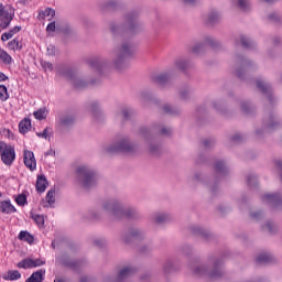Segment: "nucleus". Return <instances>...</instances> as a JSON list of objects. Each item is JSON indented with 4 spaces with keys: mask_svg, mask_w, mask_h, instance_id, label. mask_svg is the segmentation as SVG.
Wrapping results in <instances>:
<instances>
[{
    "mask_svg": "<svg viewBox=\"0 0 282 282\" xmlns=\"http://www.w3.org/2000/svg\"><path fill=\"white\" fill-rule=\"evenodd\" d=\"M31 218H33V221H35L36 226H44L45 225V217H43V215H34L31 214Z\"/></svg>",
    "mask_w": 282,
    "mask_h": 282,
    "instance_id": "bb28decb",
    "label": "nucleus"
},
{
    "mask_svg": "<svg viewBox=\"0 0 282 282\" xmlns=\"http://www.w3.org/2000/svg\"><path fill=\"white\" fill-rule=\"evenodd\" d=\"M46 32H56V22H51L46 26Z\"/></svg>",
    "mask_w": 282,
    "mask_h": 282,
    "instance_id": "c03bdc74",
    "label": "nucleus"
},
{
    "mask_svg": "<svg viewBox=\"0 0 282 282\" xmlns=\"http://www.w3.org/2000/svg\"><path fill=\"white\" fill-rule=\"evenodd\" d=\"M129 116H131V112H129V110H123L124 120H129Z\"/></svg>",
    "mask_w": 282,
    "mask_h": 282,
    "instance_id": "052dcab7",
    "label": "nucleus"
},
{
    "mask_svg": "<svg viewBox=\"0 0 282 282\" xmlns=\"http://www.w3.org/2000/svg\"><path fill=\"white\" fill-rule=\"evenodd\" d=\"M215 141L210 140V139H206L203 144L206 149H208V147H210V144H214Z\"/></svg>",
    "mask_w": 282,
    "mask_h": 282,
    "instance_id": "864d4df0",
    "label": "nucleus"
},
{
    "mask_svg": "<svg viewBox=\"0 0 282 282\" xmlns=\"http://www.w3.org/2000/svg\"><path fill=\"white\" fill-rule=\"evenodd\" d=\"M72 127V113L70 112H65L61 115L59 121L56 126V130L58 133L64 135V133H69V129Z\"/></svg>",
    "mask_w": 282,
    "mask_h": 282,
    "instance_id": "0eeeda50",
    "label": "nucleus"
},
{
    "mask_svg": "<svg viewBox=\"0 0 282 282\" xmlns=\"http://www.w3.org/2000/svg\"><path fill=\"white\" fill-rule=\"evenodd\" d=\"M175 66L177 69H181V72H184L185 69H188V62L186 59H178L175 63Z\"/></svg>",
    "mask_w": 282,
    "mask_h": 282,
    "instance_id": "c756f323",
    "label": "nucleus"
},
{
    "mask_svg": "<svg viewBox=\"0 0 282 282\" xmlns=\"http://www.w3.org/2000/svg\"><path fill=\"white\" fill-rule=\"evenodd\" d=\"M269 19H270L271 21H276V20L279 19V15L275 14V13H273V14L269 15Z\"/></svg>",
    "mask_w": 282,
    "mask_h": 282,
    "instance_id": "0e129e2a",
    "label": "nucleus"
},
{
    "mask_svg": "<svg viewBox=\"0 0 282 282\" xmlns=\"http://www.w3.org/2000/svg\"><path fill=\"white\" fill-rule=\"evenodd\" d=\"M240 41L243 47H251L252 45V42H250V40H248L246 36H241Z\"/></svg>",
    "mask_w": 282,
    "mask_h": 282,
    "instance_id": "79ce46f5",
    "label": "nucleus"
},
{
    "mask_svg": "<svg viewBox=\"0 0 282 282\" xmlns=\"http://www.w3.org/2000/svg\"><path fill=\"white\" fill-rule=\"evenodd\" d=\"M20 278L21 272H19V270H10L3 275L4 281H18Z\"/></svg>",
    "mask_w": 282,
    "mask_h": 282,
    "instance_id": "6ab92c4d",
    "label": "nucleus"
},
{
    "mask_svg": "<svg viewBox=\"0 0 282 282\" xmlns=\"http://www.w3.org/2000/svg\"><path fill=\"white\" fill-rule=\"evenodd\" d=\"M210 279H219L221 276V271L215 270L212 273H209Z\"/></svg>",
    "mask_w": 282,
    "mask_h": 282,
    "instance_id": "a18cd8bd",
    "label": "nucleus"
},
{
    "mask_svg": "<svg viewBox=\"0 0 282 282\" xmlns=\"http://www.w3.org/2000/svg\"><path fill=\"white\" fill-rule=\"evenodd\" d=\"M10 39H12V34L10 33V31L7 33H3L1 36L2 41H10Z\"/></svg>",
    "mask_w": 282,
    "mask_h": 282,
    "instance_id": "8fccbe9b",
    "label": "nucleus"
},
{
    "mask_svg": "<svg viewBox=\"0 0 282 282\" xmlns=\"http://www.w3.org/2000/svg\"><path fill=\"white\" fill-rule=\"evenodd\" d=\"M54 282H67V279L57 278L54 280Z\"/></svg>",
    "mask_w": 282,
    "mask_h": 282,
    "instance_id": "774afa93",
    "label": "nucleus"
},
{
    "mask_svg": "<svg viewBox=\"0 0 282 282\" xmlns=\"http://www.w3.org/2000/svg\"><path fill=\"white\" fill-rule=\"evenodd\" d=\"M23 160L26 169H30V171H36V158H34V152L24 150Z\"/></svg>",
    "mask_w": 282,
    "mask_h": 282,
    "instance_id": "9b49d317",
    "label": "nucleus"
},
{
    "mask_svg": "<svg viewBox=\"0 0 282 282\" xmlns=\"http://www.w3.org/2000/svg\"><path fill=\"white\" fill-rule=\"evenodd\" d=\"M18 32H21V26H14L13 29L9 30V34H11V36H14V34H18Z\"/></svg>",
    "mask_w": 282,
    "mask_h": 282,
    "instance_id": "de8ad7c7",
    "label": "nucleus"
},
{
    "mask_svg": "<svg viewBox=\"0 0 282 282\" xmlns=\"http://www.w3.org/2000/svg\"><path fill=\"white\" fill-rule=\"evenodd\" d=\"M135 273V269L131 267L123 268L121 271L118 273V280L122 281L123 279H128V276H131V274Z\"/></svg>",
    "mask_w": 282,
    "mask_h": 282,
    "instance_id": "f3484780",
    "label": "nucleus"
},
{
    "mask_svg": "<svg viewBox=\"0 0 282 282\" xmlns=\"http://www.w3.org/2000/svg\"><path fill=\"white\" fill-rule=\"evenodd\" d=\"M55 263L62 265V268H72V258L69 257V253L63 252L56 258Z\"/></svg>",
    "mask_w": 282,
    "mask_h": 282,
    "instance_id": "4468645a",
    "label": "nucleus"
},
{
    "mask_svg": "<svg viewBox=\"0 0 282 282\" xmlns=\"http://www.w3.org/2000/svg\"><path fill=\"white\" fill-rule=\"evenodd\" d=\"M267 228H268L269 232H274V229H273L274 225H272V223H268Z\"/></svg>",
    "mask_w": 282,
    "mask_h": 282,
    "instance_id": "13d9d810",
    "label": "nucleus"
},
{
    "mask_svg": "<svg viewBox=\"0 0 282 282\" xmlns=\"http://www.w3.org/2000/svg\"><path fill=\"white\" fill-rule=\"evenodd\" d=\"M90 111H93L94 118H98V113H100V109L98 108V102L91 104Z\"/></svg>",
    "mask_w": 282,
    "mask_h": 282,
    "instance_id": "f704fd0d",
    "label": "nucleus"
},
{
    "mask_svg": "<svg viewBox=\"0 0 282 282\" xmlns=\"http://www.w3.org/2000/svg\"><path fill=\"white\" fill-rule=\"evenodd\" d=\"M42 15L43 17H56V10L52 9V8H46L44 11H42Z\"/></svg>",
    "mask_w": 282,
    "mask_h": 282,
    "instance_id": "72a5a7b5",
    "label": "nucleus"
},
{
    "mask_svg": "<svg viewBox=\"0 0 282 282\" xmlns=\"http://www.w3.org/2000/svg\"><path fill=\"white\" fill-rule=\"evenodd\" d=\"M89 68L96 76H102L105 75V72H107V67L109 65V62L107 59L95 57L90 61H88Z\"/></svg>",
    "mask_w": 282,
    "mask_h": 282,
    "instance_id": "423d86ee",
    "label": "nucleus"
},
{
    "mask_svg": "<svg viewBox=\"0 0 282 282\" xmlns=\"http://www.w3.org/2000/svg\"><path fill=\"white\" fill-rule=\"evenodd\" d=\"M47 113H50V110H47L46 107L40 108L39 110L33 112V116L35 120H45L47 118Z\"/></svg>",
    "mask_w": 282,
    "mask_h": 282,
    "instance_id": "aec40b11",
    "label": "nucleus"
},
{
    "mask_svg": "<svg viewBox=\"0 0 282 282\" xmlns=\"http://www.w3.org/2000/svg\"><path fill=\"white\" fill-rule=\"evenodd\" d=\"M46 156L48 155H56V151L50 149L46 153H45Z\"/></svg>",
    "mask_w": 282,
    "mask_h": 282,
    "instance_id": "69168bd1",
    "label": "nucleus"
},
{
    "mask_svg": "<svg viewBox=\"0 0 282 282\" xmlns=\"http://www.w3.org/2000/svg\"><path fill=\"white\" fill-rule=\"evenodd\" d=\"M256 83H257L258 89H260V91H262V94L270 93V85L264 84V82L261 79H258Z\"/></svg>",
    "mask_w": 282,
    "mask_h": 282,
    "instance_id": "5701e85b",
    "label": "nucleus"
},
{
    "mask_svg": "<svg viewBox=\"0 0 282 282\" xmlns=\"http://www.w3.org/2000/svg\"><path fill=\"white\" fill-rule=\"evenodd\" d=\"M50 131H52V128L46 127L43 132H37V138H44V140H50Z\"/></svg>",
    "mask_w": 282,
    "mask_h": 282,
    "instance_id": "2f4dec72",
    "label": "nucleus"
},
{
    "mask_svg": "<svg viewBox=\"0 0 282 282\" xmlns=\"http://www.w3.org/2000/svg\"><path fill=\"white\" fill-rule=\"evenodd\" d=\"M0 61H3L6 65L12 63V57L3 50L0 48Z\"/></svg>",
    "mask_w": 282,
    "mask_h": 282,
    "instance_id": "c85d7f7f",
    "label": "nucleus"
},
{
    "mask_svg": "<svg viewBox=\"0 0 282 282\" xmlns=\"http://www.w3.org/2000/svg\"><path fill=\"white\" fill-rule=\"evenodd\" d=\"M199 50H204V44H196V45L193 47L194 54H199Z\"/></svg>",
    "mask_w": 282,
    "mask_h": 282,
    "instance_id": "09e8293b",
    "label": "nucleus"
},
{
    "mask_svg": "<svg viewBox=\"0 0 282 282\" xmlns=\"http://www.w3.org/2000/svg\"><path fill=\"white\" fill-rule=\"evenodd\" d=\"M3 80H8V76L0 72V83Z\"/></svg>",
    "mask_w": 282,
    "mask_h": 282,
    "instance_id": "e2e57ef3",
    "label": "nucleus"
},
{
    "mask_svg": "<svg viewBox=\"0 0 282 282\" xmlns=\"http://www.w3.org/2000/svg\"><path fill=\"white\" fill-rule=\"evenodd\" d=\"M18 239H20V241H26V243H34V236L28 231H21Z\"/></svg>",
    "mask_w": 282,
    "mask_h": 282,
    "instance_id": "412c9836",
    "label": "nucleus"
},
{
    "mask_svg": "<svg viewBox=\"0 0 282 282\" xmlns=\"http://www.w3.org/2000/svg\"><path fill=\"white\" fill-rule=\"evenodd\" d=\"M41 65L43 68L50 69V72H52V69H54V65H52V63H50V62H45V61L41 62Z\"/></svg>",
    "mask_w": 282,
    "mask_h": 282,
    "instance_id": "37998d69",
    "label": "nucleus"
},
{
    "mask_svg": "<svg viewBox=\"0 0 282 282\" xmlns=\"http://www.w3.org/2000/svg\"><path fill=\"white\" fill-rule=\"evenodd\" d=\"M270 261H272V256L268 253H262L256 259L257 263H270Z\"/></svg>",
    "mask_w": 282,
    "mask_h": 282,
    "instance_id": "a878e982",
    "label": "nucleus"
},
{
    "mask_svg": "<svg viewBox=\"0 0 282 282\" xmlns=\"http://www.w3.org/2000/svg\"><path fill=\"white\" fill-rule=\"evenodd\" d=\"M216 21H219V13L213 12L208 18V22L215 23Z\"/></svg>",
    "mask_w": 282,
    "mask_h": 282,
    "instance_id": "ea45409f",
    "label": "nucleus"
},
{
    "mask_svg": "<svg viewBox=\"0 0 282 282\" xmlns=\"http://www.w3.org/2000/svg\"><path fill=\"white\" fill-rule=\"evenodd\" d=\"M8 46H9V50H13V52H15V50H22L23 48V45L17 39H14L13 41L9 42Z\"/></svg>",
    "mask_w": 282,
    "mask_h": 282,
    "instance_id": "cd10ccee",
    "label": "nucleus"
},
{
    "mask_svg": "<svg viewBox=\"0 0 282 282\" xmlns=\"http://www.w3.org/2000/svg\"><path fill=\"white\" fill-rule=\"evenodd\" d=\"M238 6L241 8V10H248L250 8V1L249 0H238Z\"/></svg>",
    "mask_w": 282,
    "mask_h": 282,
    "instance_id": "e433bc0d",
    "label": "nucleus"
},
{
    "mask_svg": "<svg viewBox=\"0 0 282 282\" xmlns=\"http://www.w3.org/2000/svg\"><path fill=\"white\" fill-rule=\"evenodd\" d=\"M107 151L109 153H135L138 147L129 142V139L124 138L110 145Z\"/></svg>",
    "mask_w": 282,
    "mask_h": 282,
    "instance_id": "20e7f679",
    "label": "nucleus"
},
{
    "mask_svg": "<svg viewBox=\"0 0 282 282\" xmlns=\"http://www.w3.org/2000/svg\"><path fill=\"white\" fill-rule=\"evenodd\" d=\"M73 87L74 89H85L87 84L78 78V76L73 75Z\"/></svg>",
    "mask_w": 282,
    "mask_h": 282,
    "instance_id": "4be33fe9",
    "label": "nucleus"
},
{
    "mask_svg": "<svg viewBox=\"0 0 282 282\" xmlns=\"http://www.w3.org/2000/svg\"><path fill=\"white\" fill-rule=\"evenodd\" d=\"M82 263L80 262H73V270H78L80 268Z\"/></svg>",
    "mask_w": 282,
    "mask_h": 282,
    "instance_id": "680f3d73",
    "label": "nucleus"
},
{
    "mask_svg": "<svg viewBox=\"0 0 282 282\" xmlns=\"http://www.w3.org/2000/svg\"><path fill=\"white\" fill-rule=\"evenodd\" d=\"M232 142H240L242 140L241 134H236L231 138Z\"/></svg>",
    "mask_w": 282,
    "mask_h": 282,
    "instance_id": "5fc2aeb1",
    "label": "nucleus"
},
{
    "mask_svg": "<svg viewBox=\"0 0 282 282\" xmlns=\"http://www.w3.org/2000/svg\"><path fill=\"white\" fill-rule=\"evenodd\" d=\"M47 54H48V56H55L56 55V47L53 46V45L47 47Z\"/></svg>",
    "mask_w": 282,
    "mask_h": 282,
    "instance_id": "49530a36",
    "label": "nucleus"
},
{
    "mask_svg": "<svg viewBox=\"0 0 282 282\" xmlns=\"http://www.w3.org/2000/svg\"><path fill=\"white\" fill-rule=\"evenodd\" d=\"M77 180L79 184H82L83 188L89 191V188H94L96 184H98V174L96 171L91 170V167L87 165H82L77 167Z\"/></svg>",
    "mask_w": 282,
    "mask_h": 282,
    "instance_id": "f257e3e1",
    "label": "nucleus"
},
{
    "mask_svg": "<svg viewBox=\"0 0 282 282\" xmlns=\"http://www.w3.org/2000/svg\"><path fill=\"white\" fill-rule=\"evenodd\" d=\"M149 152L151 155H158V153H160V145L151 144L149 147Z\"/></svg>",
    "mask_w": 282,
    "mask_h": 282,
    "instance_id": "58836bf2",
    "label": "nucleus"
},
{
    "mask_svg": "<svg viewBox=\"0 0 282 282\" xmlns=\"http://www.w3.org/2000/svg\"><path fill=\"white\" fill-rule=\"evenodd\" d=\"M195 232L198 235H203V237H206V231H204L202 228H196Z\"/></svg>",
    "mask_w": 282,
    "mask_h": 282,
    "instance_id": "bf43d9fd",
    "label": "nucleus"
},
{
    "mask_svg": "<svg viewBox=\"0 0 282 282\" xmlns=\"http://www.w3.org/2000/svg\"><path fill=\"white\" fill-rule=\"evenodd\" d=\"M18 206H24L28 204V196L25 194H19L15 198Z\"/></svg>",
    "mask_w": 282,
    "mask_h": 282,
    "instance_id": "7c9ffc66",
    "label": "nucleus"
},
{
    "mask_svg": "<svg viewBox=\"0 0 282 282\" xmlns=\"http://www.w3.org/2000/svg\"><path fill=\"white\" fill-rule=\"evenodd\" d=\"M163 109L165 113H176V111L173 110L171 106H164Z\"/></svg>",
    "mask_w": 282,
    "mask_h": 282,
    "instance_id": "3c124183",
    "label": "nucleus"
},
{
    "mask_svg": "<svg viewBox=\"0 0 282 282\" xmlns=\"http://www.w3.org/2000/svg\"><path fill=\"white\" fill-rule=\"evenodd\" d=\"M138 235H140V230L134 229L130 232V237H132V239H135V237H138Z\"/></svg>",
    "mask_w": 282,
    "mask_h": 282,
    "instance_id": "6e6d98bb",
    "label": "nucleus"
},
{
    "mask_svg": "<svg viewBox=\"0 0 282 282\" xmlns=\"http://www.w3.org/2000/svg\"><path fill=\"white\" fill-rule=\"evenodd\" d=\"M154 83H156V85H160V86L166 85V83H169V75L163 74V75L156 76L154 78Z\"/></svg>",
    "mask_w": 282,
    "mask_h": 282,
    "instance_id": "393cba45",
    "label": "nucleus"
},
{
    "mask_svg": "<svg viewBox=\"0 0 282 282\" xmlns=\"http://www.w3.org/2000/svg\"><path fill=\"white\" fill-rule=\"evenodd\" d=\"M58 75L65 80H72V64L62 63L57 67Z\"/></svg>",
    "mask_w": 282,
    "mask_h": 282,
    "instance_id": "f8f14e48",
    "label": "nucleus"
},
{
    "mask_svg": "<svg viewBox=\"0 0 282 282\" xmlns=\"http://www.w3.org/2000/svg\"><path fill=\"white\" fill-rule=\"evenodd\" d=\"M105 210L108 213H111V215H115V217H127L128 219H131V217H137L138 212L135 209H128L124 210L122 207H120V204L116 200H108L104 204Z\"/></svg>",
    "mask_w": 282,
    "mask_h": 282,
    "instance_id": "7ed1b4c3",
    "label": "nucleus"
},
{
    "mask_svg": "<svg viewBox=\"0 0 282 282\" xmlns=\"http://www.w3.org/2000/svg\"><path fill=\"white\" fill-rule=\"evenodd\" d=\"M262 202H264V204H270V206L274 208L281 204L282 199L279 194H265L262 196Z\"/></svg>",
    "mask_w": 282,
    "mask_h": 282,
    "instance_id": "ddd939ff",
    "label": "nucleus"
},
{
    "mask_svg": "<svg viewBox=\"0 0 282 282\" xmlns=\"http://www.w3.org/2000/svg\"><path fill=\"white\" fill-rule=\"evenodd\" d=\"M13 15L6 11V8L3 7V3H0V26L2 30H6L10 28V23H12Z\"/></svg>",
    "mask_w": 282,
    "mask_h": 282,
    "instance_id": "6e6552de",
    "label": "nucleus"
},
{
    "mask_svg": "<svg viewBox=\"0 0 282 282\" xmlns=\"http://www.w3.org/2000/svg\"><path fill=\"white\" fill-rule=\"evenodd\" d=\"M50 185V182H47V177H45L44 174L37 175V181L35 184V188L37 193H45V189Z\"/></svg>",
    "mask_w": 282,
    "mask_h": 282,
    "instance_id": "2eb2a0df",
    "label": "nucleus"
},
{
    "mask_svg": "<svg viewBox=\"0 0 282 282\" xmlns=\"http://www.w3.org/2000/svg\"><path fill=\"white\" fill-rule=\"evenodd\" d=\"M147 133H149V130H147V128H142L140 130V134L144 138V140H147Z\"/></svg>",
    "mask_w": 282,
    "mask_h": 282,
    "instance_id": "4d7b16f0",
    "label": "nucleus"
},
{
    "mask_svg": "<svg viewBox=\"0 0 282 282\" xmlns=\"http://www.w3.org/2000/svg\"><path fill=\"white\" fill-rule=\"evenodd\" d=\"M0 210L7 215H10V213H17V208L12 206L10 200L0 202Z\"/></svg>",
    "mask_w": 282,
    "mask_h": 282,
    "instance_id": "dca6fc26",
    "label": "nucleus"
},
{
    "mask_svg": "<svg viewBox=\"0 0 282 282\" xmlns=\"http://www.w3.org/2000/svg\"><path fill=\"white\" fill-rule=\"evenodd\" d=\"M8 98V88L0 85V100H6Z\"/></svg>",
    "mask_w": 282,
    "mask_h": 282,
    "instance_id": "c9c22d12",
    "label": "nucleus"
},
{
    "mask_svg": "<svg viewBox=\"0 0 282 282\" xmlns=\"http://www.w3.org/2000/svg\"><path fill=\"white\" fill-rule=\"evenodd\" d=\"M41 265H45V261L41 260V259H30V258H26L22 261H20L18 264H17V268H23V270H28V268H39Z\"/></svg>",
    "mask_w": 282,
    "mask_h": 282,
    "instance_id": "1a4fd4ad",
    "label": "nucleus"
},
{
    "mask_svg": "<svg viewBox=\"0 0 282 282\" xmlns=\"http://www.w3.org/2000/svg\"><path fill=\"white\" fill-rule=\"evenodd\" d=\"M135 32H138V24L135 23V17L128 15L127 28L122 32V36H131V34H135Z\"/></svg>",
    "mask_w": 282,
    "mask_h": 282,
    "instance_id": "9d476101",
    "label": "nucleus"
},
{
    "mask_svg": "<svg viewBox=\"0 0 282 282\" xmlns=\"http://www.w3.org/2000/svg\"><path fill=\"white\" fill-rule=\"evenodd\" d=\"M56 195V189L52 188L46 194V202L50 206L56 203V198L54 197Z\"/></svg>",
    "mask_w": 282,
    "mask_h": 282,
    "instance_id": "b1692460",
    "label": "nucleus"
},
{
    "mask_svg": "<svg viewBox=\"0 0 282 282\" xmlns=\"http://www.w3.org/2000/svg\"><path fill=\"white\" fill-rule=\"evenodd\" d=\"M32 128V121L28 118H25L24 120H22L20 123H19V131L20 133H28V131H30V129Z\"/></svg>",
    "mask_w": 282,
    "mask_h": 282,
    "instance_id": "a211bd4d",
    "label": "nucleus"
},
{
    "mask_svg": "<svg viewBox=\"0 0 282 282\" xmlns=\"http://www.w3.org/2000/svg\"><path fill=\"white\" fill-rule=\"evenodd\" d=\"M195 274H198V276H202L204 274H206V267L202 265V267H197L194 270Z\"/></svg>",
    "mask_w": 282,
    "mask_h": 282,
    "instance_id": "a19ab883",
    "label": "nucleus"
},
{
    "mask_svg": "<svg viewBox=\"0 0 282 282\" xmlns=\"http://www.w3.org/2000/svg\"><path fill=\"white\" fill-rule=\"evenodd\" d=\"M161 133H162L163 135H171L172 130H171V128H163V129L161 130Z\"/></svg>",
    "mask_w": 282,
    "mask_h": 282,
    "instance_id": "603ef678",
    "label": "nucleus"
},
{
    "mask_svg": "<svg viewBox=\"0 0 282 282\" xmlns=\"http://www.w3.org/2000/svg\"><path fill=\"white\" fill-rule=\"evenodd\" d=\"M215 169L218 173H224V171H226V165L224 164L223 161H218L215 164Z\"/></svg>",
    "mask_w": 282,
    "mask_h": 282,
    "instance_id": "4c0bfd02",
    "label": "nucleus"
},
{
    "mask_svg": "<svg viewBox=\"0 0 282 282\" xmlns=\"http://www.w3.org/2000/svg\"><path fill=\"white\" fill-rule=\"evenodd\" d=\"M115 54L117 57L113 61V66L120 72L127 67L126 61L133 54V46H131L129 43H123L121 47L115 52Z\"/></svg>",
    "mask_w": 282,
    "mask_h": 282,
    "instance_id": "f03ea898",
    "label": "nucleus"
},
{
    "mask_svg": "<svg viewBox=\"0 0 282 282\" xmlns=\"http://www.w3.org/2000/svg\"><path fill=\"white\" fill-rule=\"evenodd\" d=\"M0 158L7 166H11L12 162H14L17 158V153L14 152V147L0 141Z\"/></svg>",
    "mask_w": 282,
    "mask_h": 282,
    "instance_id": "39448f33",
    "label": "nucleus"
},
{
    "mask_svg": "<svg viewBox=\"0 0 282 282\" xmlns=\"http://www.w3.org/2000/svg\"><path fill=\"white\" fill-rule=\"evenodd\" d=\"M154 221L156 224H166L169 221V215L166 214H160L155 217Z\"/></svg>",
    "mask_w": 282,
    "mask_h": 282,
    "instance_id": "473e14b6",
    "label": "nucleus"
},
{
    "mask_svg": "<svg viewBox=\"0 0 282 282\" xmlns=\"http://www.w3.org/2000/svg\"><path fill=\"white\" fill-rule=\"evenodd\" d=\"M95 243H96V246H99V247L105 246V241L104 240H96Z\"/></svg>",
    "mask_w": 282,
    "mask_h": 282,
    "instance_id": "338daca9",
    "label": "nucleus"
}]
</instances>
